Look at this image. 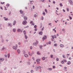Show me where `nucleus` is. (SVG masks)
<instances>
[{"instance_id": "f257e3e1", "label": "nucleus", "mask_w": 73, "mask_h": 73, "mask_svg": "<svg viewBox=\"0 0 73 73\" xmlns=\"http://www.w3.org/2000/svg\"><path fill=\"white\" fill-rule=\"evenodd\" d=\"M17 48V45L16 44V46H13V48L14 49H15V50H16Z\"/></svg>"}, {"instance_id": "f03ea898", "label": "nucleus", "mask_w": 73, "mask_h": 73, "mask_svg": "<svg viewBox=\"0 0 73 73\" xmlns=\"http://www.w3.org/2000/svg\"><path fill=\"white\" fill-rule=\"evenodd\" d=\"M36 61L37 62V64H39L40 63V59H37Z\"/></svg>"}, {"instance_id": "7ed1b4c3", "label": "nucleus", "mask_w": 73, "mask_h": 73, "mask_svg": "<svg viewBox=\"0 0 73 73\" xmlns=\"http://www.w3.org/2000/svg\"><path fill=\"white\" fill-rule=\"evenodd\" d=\"M4 60V58H0V61L2 62Z\"/></svg>"}, {"instance_id": "20e7f679", "label": "nucleus", "mask_w": 73, "mask_h": 73, "mask_svg": "<svg viewBox=\"0 0 73 73\" xmlns=\"http://www.w3.org/2000/svg\"><path fill=\"white\" fill-rule=\"evenodd\" d=\"M47 37L46 36V35H44V37L42 38L43 39V40H45L46 38Z\"/></svg>"}, {"instance_id": "39448f33", "label": "nucleus", "mask_w": 73, "mask_h": 73, "mask_svg": "<svg viewBox=\"0 0 73 73\" xmlns=\"http://www.w3.org/2000/svg\"><path fill=\"white\" fill-rule=\"evenodd\" d=\"M27 23V22L26 21H24L23 22V25H25V24H26Z\"/></svg>"}, {"instance_id": "423d86ee", "label": "nucleus", "mask_w": 73, "mask_h": 73, "mask_svg": "<svg viewBox=\"0 0 73 73\" xmlns=\"http://www.w3.org/2000/svg\"><path fill=\"white\" fill-rule=\"evenodd\" d=\"M52 38H53V39H54V38H56V36L55 35H54V36H52Z\"/></svg>"}, {"instance_id": "0eeeda50", "label": "nucleus", "mask_w": 73, "mask_h": 73, "mask_svg": "<svg viewBox=\"0 0 73 73\" xmlns=\"http://www.w3.org/2000/svg\"><path fill=\"white\" fill-rule=\"evenodd\" d=\"M25 20H27V17H26V16H24V17Z\"/></svg>"}, {"instance_id": "6e6552de", "label": "nucleus", "mask_w": 73, "mask_h": 73, "mask_svg": "<svg viewBox=\"0 0 73 73\" xmlns=\"http://www.w3.org/2000/svg\"><path fill=\"white\" fill-rule=\"evenodd\" d=\"M16 21H14L13 23V25H15V24H16Z\"/></svg>"}, {"instance_id": "1a4fd4ad", "label": "nucleus", "mask_w": 73, "mask_h": 73, "mask_svg": "<svg viewBox=\"0 0 73 73\" xmlns=\"http://www.w3.org/2000/svg\"><path fill=\"white\" fill-rule=\"evenodd\" d=\"M69 2L70 3V4L72 3V2L71 0H68Z\"/></svg>"}, {"instance_id": "9d476101", "label": "nucleus", "mask_w": 73, "mask_h": 73, "mask_svg": "<svg viewBox=\"0 0 73 73\" xmlns=\"http://www.w3.org/2000/svg\"><path fill=\"white\" fill-rule=\"evenodd\" d=\"M17 31L18 32H22V31H21V30H20V29H18L17 30Z\"/></svg>"}, {"instance_id": "9b49d317", "label": "nucleus", "mask_w": 73, "mask_h": 73, "mask_svg": "<svg viewBox=\"0 0 73 73\" xmlns=\"http://www.w3.org/2000/svg\"><path fill=\"white\" fill-rule=\"evenodd\" d=\"M39 34L40 35H42V32L41 31V32H39Z\"/></svg>"}, {"instance_id": "f8f14e48", "label": "nucleus", "mask_w": 73, "mask_h": 73, "mask_svg": "<svg viewBox=\"0 0 73 73\" xmlns=\"http://www.w3.org/2000/svg\"><path fill=\"white\" fill-rule=\"evenodd\" d=\"M64 46V45L62 44H61L60 45V47H61L63 48Z\"/></svg>"}, {"instance_id": "ddd939ff", "label": "nucleus", "mask_w": 73, "mask_h": 73, "mask_svg": "<svg viewBox=\"0 0 73 73\" xmlns=\"http://www.w3.org/2000/svg\"><path fill=\"white\" fill-rule=\"evenodd\" d=\"M25 57L26 58H28V54H25Z\"/></svg>"}, {"instance_id": "4468645a", "label": "nucleus", "mask_w": 73, "mask_h": 73, "mask_svg": "<svg viewBox=\"0 0 73 73\" xmlns=\"http://www.w3.org/2000/svg\"><path fill=\"white\" fill-rule=\"evenodd\" d=\"M35 68H36V70H38V69H39L38 68V66H36Z\"/></svg>"}, {"instance_id": "2eb2a0df", "label": "nucleus", "mask_w": 73, "mask_h": 73, "mask_svg": "<svg viewBox=\"0 0 73 73\" xmlns=\"http://www.w3.org/2000/svg\"><path fill=\"white\" fill-rule=\"evenodd\" d=\"M30 23L31 24H32V25L33 26L34 25H35V24L34 23H33V22H32V21H31Z\"/></svg>"}, {"instance_id": "dca6fc26", "label": "nucleus", "mask_w": 73, "mask_h": 73, "mask_svg": "<svg viewBox=\"0 0 73 73\" xmlns=\"http://www.w3.org/2000/svg\"><path fill=\"white\" fill-rule=\"evenodd\" d=\"M48 70H52V69L51 68H48Z\"/></svg>"}, {"instance_id": "f3484780", "label": "nucleus", "mask_w": 73, "mask_h": 73, "mask_svg": "<svg viewBox=\"0 0 73 73\" xmlns=\"http://www.w3.org/2000/svg\"><path fill=\"white\" fill-rule=\"evenodd\" d=\"M19 54L20 53V50L18 49L17 50Z\"/></svg>"}, {"instance_id": "a211bd4d", "label": "nucleus", "mask_w": 73, "mask_h": 73, "mask_svg": "<svg viewBox=\"0 0 73 73\" xmlns=\"http://www.w3.org/2000/svg\"><path fill=\"white\" fill-rule=\"evenodd\" d=\"M13 32H16V30L15 29H13Z\"/></svg>"}, {"instance_id": "6ab92c4d", "label": "nucleus", "mask_w": 73, "mask_h": 73, "mask_svg": "<svg viewBox=\"0 0 73 73\" xmlns=\"http://www.w3.org/2000/svg\"><path fill=\"white\" fill-rule=\"evenodd\" d=\"M62 57L64 58H66V56H65V55H64V54H63L62 55Z\"/></svg>"}, {"instance_id": "aec40b11", "label": "nucleus", "mask_w": 73, "mask_h": 73, "mask_svg": "<svg viewBox=\"0 0 73 73\" xmlns=\"http://www.w3.org/2000/svg\"><path fill=\"white\" fill-rule=\"evenodd\" d=\"M20 13L21 14L23 13V11H22V10H20Z\"/></svg>"}, {"instance_id": "412c9836", "label": "nucleus", "mask_w": 73, "mask_h": 73, "mask_svg": "<svg viewBox=\"0 0 73 73\" xmlns=\"http://www.w3.org/2000/svg\"><path fill=\"white\" fill-rule=\"evenodd\" d=\"M4 19H5V20L6 21L8 20V19L7 18H6L5 17H4Z\"/></svg>"}, {"instance_id": "4be33fe9", "label": "nucleus", "mask_w": 73, "mask_h": 73, "mask_svg": "<svg viewBox=\"0 0 73 73\" xmlns=\"http://www.w3.org/2000/svg\"><path fill=\"white\" fill-rule=\"evenodd\" d=\"M11 26V27H12V25H11V24H9V25H8V26Z\"/></svg>"}, {"instance_id": "5701e85b", "label": "nucleus", "mask_w": 73, "mask_h": 73, "mask_svg": "<svg viewBox=\"0 0 73 73\" xmlns=\"http://www.w3.org/2000/svg\"><path fill=\"white\" fill-rule=\"evenodd\" d=\"M23 33H24L25 35H26V32L25 31H23Z\"/></svg>"}, {"instance_id": "b1692460", "label": "nucleus", "mask_w": 73, "mask_h": 73, "mask_svg": "<svg viewBox=\"0 0 73 73\" xmlns=\"http://www.w3.org/2000/svg\"><path fill=\"white\" fill-rule=\"evenodd\" d=\"M70 62L69 61L68 62V65H70Z\"/></svg>"}, {"instance_id": "393cba45", "label": "nucleus", "mask_w": 73, "mask_h": 73, "mask_svg": "<svg viewBox=\"0 0 73 73\" xmlns=\"http://www.w3.org/2000/svg\"><path fill=\"white\" fill-rule=\"evenodd\" d=\"M42 60H45V58L44 57H43V58H42Z\"/></svg>"}, {"instance_id": "a878e982", "label": "nucleus", "mask_w": 73, "mask_h": 73, "mask_svg": "<svg viewBox=\"0 0 73 73\" xmlns=\"http://www.w3.org/2000/svg\"><path fill=\"white\" fill-rule=\"evenodd\" d=\"M25 39H27L28 38V36H27L26 35H25Z\"/></svg>"}, {"instance_id": "bb28decb", "label": "nucleus", "mask_w": 73, "mask_h": 73, "mask_svg": "<svg viewBox=\"0 0 73 73\" xmlns=\"http://www.w3.org/2000/svg\"><path fill=\"white\" fill-rule=\"evenodd\" d=\"M43 15L44 16H45V13L44 11L43 12Z\"/></svg>"}, {"instance_id": "cd10ccee", "label": "nucleus", "mask_w": 73, "mask_h": 73, "mask_svg": "<svg viewBox=\"0 0 73 73\" xmlns=\"http://www.w3.org/2000/svg\"><path fill=\"white\" fill-rule=\"evenodd\" d=\"M69 18L70 19V20H72V18L70 16H69Z\"/></svg>"}, {"instance_id": "c85d7f7f", "label": "nucleus", "mask_w": 73, "mask_h": 73, "mask_svg": "<svg viewBox=\"0 0 73 73\" xmlns=\"http://www.w3.org/2000/svg\"><path fill=\"white\" fill-rule=\"evenodd\" d=\"M42 46H39V48L41 49H42Z\"/></svg>"}, {"instance_id": "c756f323", "label": "nucleus", "mask_w": 73, "mask_h": 73, "mask_svg": "<svg viewBox=\"0 0 73 73\" xmlns=\"http://www.w3.org/2000/svg\"><path fill=\"white\" fill-rule=\"evenodd\" d=\"M54 46H55L56 47L57 46V44H54Z\"/></svg>"}, {"instance_id": "7c9ffc66", "label": "nucleus", "mask_w": 73, "mask_h": 73, "mask_svg": "<svg viewBox=\"0 0 73 73\" xmlns=\"http://www.w3.org/2000/svg\"><path fill=\"white\" fill-rule=\"evenodd\" d=\"M60 7H62L63 5H62V4L60 3Z\"/></svg>"}, {"instance_id": "2f4dec72", "label": "nucleus", "mask_w": 73, "mask_h": 73, "mask_svg": "<svg viewBox=\"0 0 73 73\" xmlns=\"http://www.w3.org/2000/svg\"><path fill=\"white\" fill-rule=\"evenodd\" d=\"M10 56V55L9 54H8V58H9Z\"/></svg>"}, {"instance_id": "473e14b6", "label": "nucleus", "mask_w": 73, "mask_h": 73, "mask_svg": "<svg viewBox=\"0 0 73 73\" xmlns=\"http://www.w3.org/2000/svg\"><path fill=\"white\" fill-rule=\"evenodd\" d=\"M63 61H64V62H66V60L64 59L63 60Z\"/></svg>"}, {"instance_id": "72a5a7b5", "label": "nucleus", "mask_w": 73, "mask_h": 73, "mask_svg": "<svg viewBox=\"0 0 73 73\" xmlns=\"http://www.w3.org/2000/svg\"><path fill=\"white\" fill-rule=\"evenodd\" d=\"M37 54H39V55L40 54L39 52H37Z\"/></svg>"}, {"instance_id": "f704fd0d", "label": "nucleus", "mask_w": 73, "mask_h": 73, "mask_svg": "<svg viewBox=\"0 0 73 73\" xmlns=\"http://www.w3.org/2000/svg\"><path fill=\"white\" fill-rule=\"evenodd\" d=\"M34 71H33V70H31V73H33Z\"/></svg>"}, {"instance_id": "c9c22d12", "label": "nucleus", "mask_w": 73, "mask_h": 73, "mask_svg": "<svg viewBox=\"0 0 73 73\" xmlns=\"http://www.w3.org/2000/svg\"><path fill=\"white\" fill-rule=\"evenodd\" d=\"M38 68L39 69H41L42 68L40 66H38Z\"/></svg>"}, {"instance_id": "e433bc0d", "label": "nucleus", "mask_w": 73, "mask_h": 73, "mask_svg": "<svg viewBox=\"0 0 73 73\" xmlns=\"http://www.w3.org/2000/svg\"><path fill=\"white\" fill-rule=\"evenodd\" d=\"M27 64H28V65H30V62H27Z\"/></svg>"}, {"instance_id": "4c0bfd02", "label": "nucleus", "mask_w": 73, "mask_h": 73, "mask_svg": "<svg viewBox=\"0 0 73 73\" xmlns=\"http://www.w3.org/2000/svg\"><path fill=\"white\" fill-rule=\"evenodd\" d=\"M30 49H31V50H32L33 48V47H32V46H31V47H30Z\"/></svg>"}, {"instance_id": "58836bf2", "label": "nucleus", "mask_w": 73, "mask_h": 73, "mask_svg": "<svg viewBox=\"0 0 73 73\" xmlns=\"http://www.w3.org/2000/svg\"><path fill=\"white\" fill-rule=\"evenodd\" d=\"M53 56L52 55H51L50 56V57H51V58H53Z\"/></svg>"}, {"instance_id": "ea45409f", "label": "nucleus", "mask_w": 73, "mask_h": 73, "mask_svg": "<svg viewBox=\"0 0 73 73\" xmlns=\"http://www.w3.org/2000/svg\"><path fill=\"white\" fill-rule=\"evenodd\" d=\"M44 30V27H43L42 29V31H43V30Z\"/></svg>"}, {"instance_id": "a19ab883", "label": "nucleus", "mask_w": 73, "mask_h": 73, "mask_svg": "<svg viewBox=\"0 0 73 73\" xmlns=\"http://www.w3.org/2000/svg\"><path fill=\"white\" fill-rule=\"evenodd\" d=\"M53 31H54V32H55V33L56 32V31L55 30V29H53Z\"/></svg>"}, {"instance_id": "79ce46f5", "label": "nucleus", "mask_w": 73, "mask_h": 73, "mask_svg": "<svg viewBox=\"0 0 73 73\" xmlns=\"http://www.w3.org/2000/svg\"><path fill=\"white\" fill-rule=\"evenodd\" d=\"M64 62L63 61H62L61 63L62 64H63Z\"/></svg>"}, {"instance_id": "37998d69", "label": "nucleus", "mask_w": 73, "mask_h": 73, "mask_svg": "<svg viewBox=\"0 0 73 73\" xmlns=\"http://www.w3.org/2000/svg\"><path fill=\"white\" fill-rule=\"evenodd\" d=\"M36 44H36V43H33V45L36 46Z\"/></svg>"}, {"instance_id": "c03bdc74", "label": "nucleus", "mask_w": 73, "mask_h": 73, "mask_svg": "<svg viewBox=\"0 0 73 73\" xmlns=\"http://www.w3.org/2000/svg\"><path fill=\"white\" fill-rule=\"evenodd\" d=\"M1 4H4L5 3V2H1Z\"/></svg>"}, {"instance_id": "a18cd8bd", "label": "nucleus", "mask_w": 73, "mask_h": 73, "mask_svg": "<svg viewBox=\"0 0 73 73\" xmlns=\"http://www.w3.org/2000/svg\"><path fill=\"white\" fill-rule=\"evenodd\" d=\"M37 27V26L36 25L34 26V28H36Z\"/></svg>"}, {"instance_id": "49530a36", "label": "nucleus", "mask_w": 73, "mask_h": 73, "mask_svg": "<svg viewBox=\"0 0 73 73\" xmlns=\"http://www.w3.org/2000/svg\"><path fill=\"white\" fill-rule=\"evenodd\" d=\"M56 61H58L59 60V59H58V58H56Z\"/></svg>"}, {"instance_id": "de8ad7c7", "label": "nucleus", "mask_w": 73, "mask_h": 73, "mask_svg": "<svg viewBox=\"0 0 73 73\" xmlns=\"http://www.w3.org/2000/svg\"><path fill=\"white\" fill-rule=\"evenodd\" d=\"M9 4H7V7H9Z\"/></svg>"}, {"instance_id": "09e8293b", "label": "nucleus", "mask_w": 73, "mask_h": 73, "mask_svg": "<svg viewBox=\"0 0 73 73\" xmlns=\"http://www.w3.org/2000/svg\"><path fill=\"white\" fill-rule=\"evenodd\" d=\"M45 11H46V13H47V10L46 9H45Z\"/></svg>"}, {"instance_id": "8fccbe9b", "label": "nucleus", "mask_w": 73, "mask_h": 73, "mask_svg": "<svg viewBox=\"0 0 73 73\" xmlns=\"http://www.w3.org/2000/svg\"><path fill=\"white\" fill-rule=\"evenodd\" d=\"M55 68V66H53V68Z\"/></svg>"}, {"instance_id": "3c124183", "label": "nucleus", "mask_w": 73, "mask_h": 73, "mask_svg": "<svg viewBox=\"0 0 73 73\" xmlns=\"http://www.w3.org/2000/svg\"><path fill=\"white\" fill-rule=\"evenodd\" d=\"M53 3L54 4H55V1H53Z\"/></svg>"}, {"instance_id": "603ef678", "label": "nucleus", "mask_w": 73, "mask_h": 73, "mask_svg": "<svg viewBox=\"0 0 73 73\" xmlns=\"http://www.w3.org/2000/svg\"><path fill=\"white\" fill-rule=\"evenodd\" d=\"M33 9H34V8H35V7L34 6H33Z\"/></svg>"}, {"instance_id": "864d4df0", "label": "nucleus", "mask_w": 73, "mask_h": 73, "mask_svg": "<svg viewBox=\"0 0 73 73\" xmlns=\"http://www.w3.org/2000/svg\"><path fill=\"white\" fill-rule=\"evenodd\" d=\"M70 55V54H66V55H67V56H69L68 55Z\"/></svg>"}, {"instance_id": "5fc2aeb1", "label": "nucleus", "mask_w": 73, "mask_h": 73, "mask_svg": "<svg viewBox=\"0 0 73 73\" xmlns=\"http://www.w3.org/2000/svg\"><path fill=\"white\" fill-rule=\"evenodd\" d=\"M68 10V9H67V11L68 12L69 11Z\"/></svg>"}, {"instance_id": "6e6d98bb", "label": "nucleus", "mask_w": 73, "mask_h": 73, "mask_svg": "<svg viewBox=\"0 0 73 73\" xmlns=\"http://www.w3.org/2000/svg\"><path fill=\"white\" fill-rule=\"evenodd\" d=\"M42 20H43L44 19V17H42Z\"/></svg>"}, {"instance_id": "4d7b16f0", "label": "nucleus", "mask_w": 73, "mask_h": 73, "mask_svg": "<svg viewBox=\"0 0 73 73\" xmlns=\"http://www.w3.org/2000/svg\"><path fill=\"white\" fill-rule=\"evenodd\" d=\"M38 43V41H36V42L35 44H37Z\"/></svg>"}, {"instance_id": "13d9d810", "label": "nucleus", "mask_w": 73, "mask_h": 73, "mask_svg": "<svg viewBox=\"0 0 73 73\" xmlns=\"http://www.w3.org/2000/svg\"><path fill=\"white\" fill-rule=\"evenodd\" d=\"M5 57H7V55H5Z\"/></svg>"}, {"instance_id": "bf43d9fd", "label": "nucleus", "mask_w": 73, "mask_h": 73, "mask_svg": "<svg viewBox=\"0 0 73 73\" xmlns=\"http://www.w3.org/2000/svg\"><path fill=\"white\" fill-rule=\"evenodd\" d=\"M34 17H37V16L36 15H34Z\"/></svg>"}, {"instance_id": "052dcab7", "label": "nucleus", "mask_w": 73, "mask_h": 73, "mask_svg": "<svg viewBox=\"0 0 73 73\" xmlns=\"http://www.w3.org/2000/svg\"><path fill=\"white\" fill-rule=\"evenodd\" d=\"M5 48L4 47H3V48H2V50H3Z\"/></svg>"}, {"instance_id": "680f3d73", "label": "nucleus", "mask_w": 73, "mask_h": 73, "mask_svg": "<svg viewBox=\"0 0 73 73\" xmlns=\"http://www.w3.org/2000/svg\"><path fill=\"white\" fill-rule=\"evenodd\" d=\"M18 44H19V45H20L21 44V43L20 42H19Z\"/></svg>"}, {"instance_id": "e2e57ef3", "label": "nucleus", "mask_w": 73, "mask_h": 73, "mask_svg": "<svg viewBox=\"0 0 73 73\" xmlns=\"http://www.w3.org/2000/svg\"><path fill=\"white\" fill-rule=\"evenodd\" d=\"M63 11L64 12H65V10H64V9H63Z\"/></svg>"}, {"instance_id": "0e129e2a", "label": "nucleus", "mask_w": 73, "mask_h": 73, "mask_svg": "<svg viewBox=\"0 0 73 73\" xmlns=\"http://www.w3.org/2000/svg\"><path fill=\"white\" fill-rule=\"evenodd\" d=\"M34 59H35L34 57H33V58H32V59H33V60H34Z\"/></svg>"}, {"instance_id": "69168bd1", "label": "nucleus", "mask_w": 73, "mask_h": 73, "mask_svg": "<svg viewBox=\"0 0 73 73\" xmlns=\"http://www.w3.org/2000/svg\"><path fill=\"white\" fill-rule=\"evenodd\" d=\"M49 44H50L51 43V42H49Z\"/></svg>"}, {"instance_id": "338daca9", "label": "nucleus", "mask_w": 73, "mask_h": 73, "mask_svg": "<svg viewBox=\"0 0 73 73\" xmlns=\"http://www.w3.org/2000/svg\"><path fill=\"white\" fill-rule=\"evenodd\" d=\"M54 39V38H52V41H54L53 39Z\"/></svg>"}, {"instance_id": "774afa93", "label": "nucleus", "mask_w": 73, "mask_h": 73, "mask_svg": "<svg viewBox=\"0 0 73 73\" xmlns=\"http://www.w3.org/2000/svg\"><path fill=\"white\" fill-rule=\"evenodd\" d=\"M34 65H33V66H32V67H33V68H34Z\"/></svg>"}]
</instances>
